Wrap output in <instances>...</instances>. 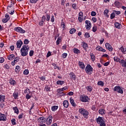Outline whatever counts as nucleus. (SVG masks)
<instances>
[{"label": "nucleus", "mask_w": 126, "mask_h": 126, "mask_svg": "<svg viewBox=\"0 0 126 126\" xmlns=\"http://www.w3.org/2000/svg\"><path fill=\"white\" fill-rule=\"evenodd\" d=\"M14 30L18 33H25V30H24L22 28L19 27L15 28Z\"/></svg>", "instance_id": "8"}, {"label": "nucleus", "mask_w": 126, "mask_h": 126, "mask_svg": "<svg viewBox=\"0 0 126 126\" xmlns=\"http://www.w3.org/2000/svg\"><path fill=\"white\" fill-rule=\"evenodd\" d=\"M10 19V17L7 14H6L5 16V18L3 19L2 21L3 23H6L8 20Z\"/></svg>", "instance_id": "10"}, {"label": "nucleus", "mask_w": 126, "mask_h": 126, "mask_svg": "<svg viewBox=\"0 0 126 126\" xmlns=\"http://www.w3.org/2000/svg\"><path fill=\"white\" fill-rule=\"evenodd\" d=\"M34 54V51L33 50H31L30 52V57H32L33 56V55Z\"/></svg>", "instance_id": "54"}, {"label": "nucleus", "mask_w": 126, "mask_h": 126, "mask_svg": "<svg viewBox=\"0 0 126 126\" xmlns=\"http://www.w3.org/2000/svg\"><path fill=\"white\" fill-rule=\"evenodd\" d=\"M13 111H14V113H15V114H17V115H18V114H19V110L18 109L17 107L16 106L15 107H13Z\"/></svg>", "instance_id": "26"}, {"label": "nucleus", "mask_w": 126, "mask_h": 126, "mask_svg": "<svg viewBox=\"0 0 126 126\" xmlns=\"http://www.w3.org/2000/svg\"><path fill=\"white\" fill-rule=\"evenodd\" d=\"M0 121L2 122L6 121V116L4 114L0 113Z\"/></svg>", "instance_id": "13"}, {"label": "nucleus", "mask_w": 126, "mask_h": 126, "mask_svg": "<svg viewBox=\"0 0 126 126\" xmlns=\"http://www.w3.org/2000/svg\"><path fill=\"white\" fill-rule=\"evenodd\" d=\"M63 106L64 108H68V101L67 100H64L63 102Z\"/></svg>", "instance_id": "22"}, {"label": "nucleus", "mask_w": 126, "mask_h": 126, "mask_svg": "<svg viewBox=\"0 0 126 126\" xmlns=\"http://www.w3.org/2000/svg\"><path fill=\"white\" fill-rule=\"evenodd\" d=\"M61 42H62V38H61V37H59L56 41V44L60 45V43H61Z\"/></svg>", "instance_id": "36"}, {"label": "nucleus", "mask_w": 126, "mask_h": 126, "mask_svg": "<svg viewBox=\"0 0 126 126\" xmlns=\"http://www.w3.org/2000/svg\"><path fill=\"white\" fill-rule=\"evenodd\" d=\"M114 25L116 28H117L118 29H120V28H121V24L118 22L115 23Z\"/></svg>", "instance_id": "32"}, {"label": "nucleus", "mask_w": 126, "mask_h": 126, "mask_svg": "<svg viewBox=\"0 0 126 126\" xmlns=\"http://www.w3.org/2000/svg\"><path fill=\"white\" fill-rule=\"evenodd\" d=\"M78 64L81 69H84L85 68V64H84V63L82 62L79 61Z\"/></svg>", "instance_id": "11"}, {"label": "nucleus", "mask_w": 126, "mask_h": 126, "mask_svg": "<svg viewBox=\"0 0 126 126\" xmlns=\"http://www.w3.org/2000/svg\"><path fill=\"white\" fill-rule=\"evenodd\" d=\"M89 37H90V34H89V33H88V32H86L85 33V38H89Z\"/></svg>", "instance_id": "50"}, {"label": "nucleus", "mask_w": 126, "mask_h": 126, "mask_svg": "<svg viewBox=\"0 0 126 126\" xmlns=\"http://www.w3.org/2000/svg\"><path fill=\"white\" fill-rule=\"evenodd\" d=\"M15 72L18 73L19 71H20V66L17 65L16 66L15 70Z\"/></svg>", "instance_id": "38"}, {"label": "nucleus", "mask_w": 126, "mask_h": 126, "mask_svg": "<svg viewBox=\"0 0 126 126\" xmlns=\"http://www.w3.org/2000/svg\"><path fill=\"white\" fill-rule=\"evenodd\" d=\"M5 100V95H2L0 94V103H3Z\"/></svg>", "instance_id": "20"}, {"label": "nucleus", "mask_w": 126, "mask_h": 126, "mask_svg": "<svg viewBox=\"0 0 126 126\" xmlns=\"http://www.w3.org/2000/svg\"><path fill=\"white\" fill-rule=\"evenodd\" d=\"M58 109H59L58 106H53L51 107V110L53 112H56Z\"/></svg>", "instance_id": "29"}, {"label": "nucleus", "mask_w": 126, "mask_h": 126, "mask_svg": "<svg viewBox=\"0 0 126 126\" xmlns=\"http://www.w3.org/2000/svg\"><path fill=\"white\" fill-rule=\"evenodd\" d=\"M96 15V12L94 11H92L91 12V16H95Z\"/></svg>", "instance_id": "64"}, {"label": "nucleus", "mask_w": 126, "mask_h": 126, "mask_svg": "<svg viewBox=\"0 0 126 126\" xmlns=\"http://www.w3.org/2000/svg\"><path fill=\"white\" fill-rule=\"evenodd\" d=\"M26 98L28 100L31 98V95H29V94H27L26 95Z\"/></svg>", "instance_id": "59"}, {"label": "nucleus", "mask_w": 126, "mask_h": 126, "mask_svg": "<svg viewBox=\"0 0 126 126\" xmlns=\"http://www.w3.org/2000/svg\"><path fill=\"white\" fill-rule=\"evenodd\" d=\"M69 100L72 106H73V107H75L76 106V104L74 102V100H73L72 98H70Z\"/></svg>", "instance_id": "24"}, {"label": "nucleus", "mask_w": 126, "mask_h": 126, "mask_svg": "<svg viewBox=\"0 0 126 126\" xmlns=\"http://www.w3.org/2000/svg\"><path fill=\"white\" fill-rule=\"evenodd\" d=\"M116 16V15L114 13H112L110 15V18L111 19H114L115 18V17Z\"/></svg>", "instance_id": "55"}, {"label": "nucleus", "mask_w": 126, "mask_h": 126, "mask_svg": "<svg viewBox=\"0 0 126 126\" xmlns=\"http://www.w3.org/2000/svg\"><path fill=\"white\" fill-rule=\"evenodd\" d=\"M15 119H13L11 120V122L12 123V125H13V126H15V125H16V123L15 122Z\"/></svg>", "instance_id": "46"}, {"label": "nucleus", "mask_w": 126, "mask_h": 126, "mask_svg": "<svg viewBox=\"0 0 126 126\" xmlns=\"http://www.w3.org/2000/svg\"><path fill=\"white\" fill-rule=\"evenodd\" d=\"M108 12H109V10L107 9H105L103 12L104 15H105V16H106L107 17H109V15H108Z\"/></svg>", "instance_id": "35"}, {"label": "nucleus", "mask_w": 126, "mask_h": 126, "mask_svg": "<svg viewBox=\"0 0 126 126\" xmlns=\"http://www.w3.org/2000/svg\"><path fill=\"white\" fill-rule=\"evenodd\" d=\"M113 91L114 92H118V93H120V94H124V91L123 90V88L120 87L119 86H117L115 87L113 89Z\"/></svg>", "instance_id": "5"}, {"label": "nucleus", "mask_w": 126, "mask_h": 126, "mask_svg": "<svg viewBox=\"0 0 126 126\" xmlns=\"http://www.w3.org/2000/svg\"><path fill=\"white\" fill-rule=\"evenodd\" d=\"M13 97H14L15 100H16V99H17V98H18V93L14 92L13 94Z\"/></svg>", "instance_id": "30"}, {"label": "nucleus", "mask_w": 126, "mask_h": 126, "mask_svg": "<svg viewBox=\"0 0 126 126\" xmlns=\"http://www.w3.org/2000/svg\"><path fill=\"white\" fill-rule=\"evenodd\" d=\"M86 89L89 92H92V90H93V88L91 86H89L86 87Z\"/></svg>", "instance_id": "31"}, {"label": "nucleus", "mask_w": 126, "mask_h": 126, "mask_svg": "<svg viewBox=\"0 0 126 126\" xmlns=\"http://www.w3.org/2000/svg\"><path fill=\"white\" fill-rule=\"evenodd\" d=\"M39 79L42 81H44V80H46V77L45 76H42L39 77Z\"/></svg>", "instance_id": "57"}, {"label": "nucleus", "mask_w": 126, "mask_h": 126, "mask_svg": "<svg viewBox=\"0 0 126 126\" xmlns=\"http://www.w3.org/2000/svg\"><path fill=\"white\" fill-rule=\"evenodd\" d=\"M23 44V42H22V41L21 40H19L16 43L17 48L18 49H20Z\"/></svg>", "instance_id": "16"}, {"label": "nucleus", "mask_w": 126, "mask_h": 126, "mask_svg": "<svg viewBox=\"0 0 126 126\" xmlns=\"http://www.w3.org/2000/svg\"><path fill=\"white\" fill-rule=\"evenodd\" d=\"M73 52L74 54H80V50H78L77 48H74Z\"/></svg>", "instance_id": "33"}, {"label": "nucleus", "mask_w": 126, "mask_h": 126, "mask_svg": "<svg viewBox=\"0 0 126 126\" xmlns=\"http://www.w3.org/2000/svg\"><path fill=\"white\" fill-rule=\"evenodd\" d=\"M60 96H65L66 95L65 93L60 92V93H58Z\"/></svg>", "instance_id": "53"}, {"label": "nucleus", "mask_w": 126, "mask_h": 126, "mask_svg": "<svg viewBox=\"0 0 126 126\" xmlns=\"http://www.w3.org/2000/svg\"><path fill=\"white\" fill-rule=\"evenodd\" d=\"M114 62H116V63H119L120 62H121V59H120V58L116 56L115 57H114L113 58Z\"/></svg>", "instance_id": "27"}, {"label": "nucleus", "mask_w": 126, "mask_h": 126, "mask_svg": "<svg viewBox=\"0 0 126 126\" xmlns=\"http://www.w3.org/2000/svg\"><path fill=\"white\" fill-rule=\"evenodd\" d=\"M90 57L92 62H95V60H96V57H95V55H94L93 53L90 54Z\"/></svg>", "instance_id": "23"}, {"label": "nucleus", "mask_w": 126, "mask_h": 126, "mask_svg": "<svg viewBox=\"0 0 126 126\" xmlns=\"http://www.w3.org/2000/svg\"><path fill=\"white\" fill-rule=\"evenodd\" d=\"M24 93H27V94H30L31 93V92H30V89H27L25 90Z\"/></svg>", "instance_id": "44"}, {"label": "nucleus", "mask_w": 126, "mask_h": 126, "mask_svg": "<svg viewBox=\"0 0 126 126\" xmlns=\"http://www.w3.org/2000/svg\"><path fill=\"white\" fill-rule=\"evenodd\" d=\"M14 61L16 63L19 62V58L18 57L15 58Z\"/></svg>", "instance_id": "58"}, {"label": "nucleus", "mask_w": 126, "mask_h": 126, "mask_svg": "<svg viewBox=\"0 0 126 126\" xmlns=\"http://www.w3.org/2000/svg\"><path fill=\"white\" fill-rule=\"evenodd\" d=\"M30 1L31 3H36L38 0H30Z\"/></svg>", "instance_id": "56"}, {"label": "nucleus", "mask_w": 126, "mask_h": 126, "mask_svg": "<svg viewBox=\"0 0 126 126\" xmlns=\"http://www.w3.org/2000/svg\"><path fill=\"white\" fill-rule=\"evenodd\" d=\"M96 123H97L100 126H106L103 117H98V118L96 119Z\"/></svg>", "instance_id": "4"}, {"label": "nucleus", "mask_w": 126, "mask_h": 126, "mask_svg": "<svg viewBox=\"0 0 126 126\" xmlns=\"http://www.w3.org/2000/svg\"><path fill=\"white\" fill-rule=\"evenodd\" d=\"M9 83L11 84V85H14L16 82L14 80H10Z\"/></svg>", "instance_id": "43"}, {"label": "nucleus", "mask_w": 126, "mask_h": 126, "mask_svg": "<svg viewBox=\"0 0 126 126\" xmlns=\"http://www.w3.org/2000/svg\"><path fill=\"white\" fill-rule=\"evenodd\" d=\"M4 62V59L3 58H0V63H3Z\"/></svg>", "instance_id": "62"}, {"label": "nucleus", "mask_w": 126, "mask_h": 126, "mask_svg": "<svg viewBox=\"0 0 126 126\" xmlns=\"http://www.w3.org/2000/svg\"><path fill=\"white\" fill-rule=\"evenodd\" d=\"M93 32H96L97 31V26H94L93 28Z\"/></svg>", "instance_id": "61"}, {"label": "nucleus", "mask_w": 126, "mask_h": 126, "mask_svg": "<svg viewBox=\"0 0 126 126\" xmlns=\"http://www.w3.org/2000/svg\"><path fill=\"white\" fill-rule=\"evenodd\" d=\"M62 57L63 59H65L67 57V54L66 53H63Z\"/></svg>", "instance_id": "49"}, {"label": "nucleus", "mask_w": 126, "mask_h": 126, "mask_svg": "<svg viewBox=\"0 0 126 126\" xmlns=\"http://www.w3.org/2000/svg\"><path fill=\"white\" fill-rule=\"evenodd\" d=\"M119 49L121 50L123 54H126V48L124 47V46H122Z\"/></svg>", "instance_id": "25"}, {"label": "nucleus", "mask_w": 126, "mask_h": 126, "mask_svg": "<svg viewBox=\"0 0 126 126\" xmlns=\"http://www.w3.org/2000/svg\"><path fill=\"white\" fill-rule=\"evenodd\" d=\"M50 19H51V17L50 16V15L47 14L46 15V21H50Z\"/></svg>", "instance_id": "52"}, {"label": "nucleus", "mask_w": 126, "mask_h": 126, "mask_svg": "<svg viewBox=\"0 0 126 126\" xmlns=\"http://www.w3.org/2000/svg\"><path fill=\"white\" fill-rule=\"evenodd\" d=\"M86 23L87 24V26H89L90 28H91L92 27V26L91 25V23L90 22V21L86 20Z\"/></svg>", "instance_id": "37"}, {"label": "nucleus", "mask_w": 126, "mask_h": 126, "mask_svg": "<svg viewBox=\"0 0 126 126\" xmlns=\"http://www.w3.org/2000/svg\"><path fill=\"white\" fill-rule=\"evenodd\" d=\"M7 59L9 60V61H13L15 59V55L14 54H10L7 56Z\"/></svg>", "instance_id": "17"}, {"label": "nucleus", "mask_w": 126, "mask_h": 126, "mask_svg": "<svg viewBox=\"0 0 126 126\" xmlns=\"http://www.w3.org/2000/svg\"><path fill=\"white\" fill-rule=\"evenodd\" d=\"M57 84L58 85H63V84H64V81H58L57 82H56Z\"/></svg>", "instance_id": "34"}, {"label": "nucleus", "mask_w": 126, "mask_h": 126, "mask_svg": "<svg viewBox=\"0 0 126 126\" xmlns=\"http://www.w3.org/2000/svg\"><path fill=\"white\" fill-rule=\"evenodd\" d=\"M67 89V87L65 86L62 89H59V92L58 93H61V92H62V91H64V90H66Z\"/></svg>", "instance_id": "28"}, {"label": "nucleus", "mask_w": 126, "mask_h": 126, "mask_svg": "<svg viewBox=\"0 0 126 126\" xmlns=\"http://www.w3.org/2000/svg\"><path fill=\"white\" fill-rule=\"evenodd\" d=\"M105 47L106 49H108L109 52H113V47H112V45H111V44L108 43H105Z\"/></svg>", "instance_id": "12"}, {"label": "nucleus", "mask_w": 126, "mask_h": 126, "mask_svg": "<svg viewBox=\"0 0 126 126\" xmlns=\"http://www.w3.org/2000/svg\"><path fill=\"white\" fill-rule=\"evenodd\" d=\"M98 113L99 115H101V116H104V115L106 114V111H105V109L101 108L98 110Z\"/></svg>", "instance_id": "18"}, {"label": "nucleus", "mask_w": 126, "mask_h": 126, "mask_svg": "<svg viewBox=\"0 0 126 126\" xmlns=\"http://www.w3.org/2000/svg\"><path fill=\"white\" fill-rule=\"evenodd\" d=\"M53 122V116L50 115L48 116L47 119H46V125L47 126H50V125L52 124V122Z\"/></svg>", "instance_id": "6"}, {"label": "nucleus", "mask_w": 126, "mask_h": 126, "mask_svg": "<svg viewBox=\"0 0 126 126\" xmlns=\"http://www.w3.org/2000/svg\"><path fill=\"white\" fill-rule=\"evenodd\" d=\"M24 44H25V45H28V44H29V40L27 39H25L24 41Z\"/></svg>", "instance_id": "48"}, {"label": "nucleus", "mask_w": 126, "mask_h": 126, "mask_svg": "<svg viewBox=\"0 0 126 126\" xmlns=\"http://www.w3.org/2000/svg\"><path fill=\"white\" fill-rule=\"evenodd\" d=\"M85 71L87 74L89 75H91L92 74V72H93V67L91 66L90 64H88L85 68Z\"/></svg>", "instance_id": "3"}, {"label": "nucleus", "mask_w": 126, "mask_h": 126, "mask_svg": "<svg viewBox=\"0 0 126 126\" xmlns=\"http://www.w3.org/2000/svg\"><path fill=\"white\" fill-rule=\"evenodd\" d=\"M30 48L28 45H25L22 46V48L21 49V54L22 57H26L28 55V52Z\"/></svg>", "instance_id": "1"}, {"label": "nucleus", "mask_w": 126, "mask_h": 126, "mask_svg": "<svg viewBox=\"0 0 126 126\" xmlns=\"http://www.w3.org/2000/svg\"><path fill=\"white\" fill-rule=\"evenodd\" d=\"M80 99L82 102H88V100H89V97L86 95H81Z\"/></svg>", "instance_id": "7"}, {"label": "nucleus", "mask_w": 126, "mask_h": 126, "mask_svg": "<svg viewBox=\"0 0 126 126\" xmlns=\"http://www.w3.org/2000/svg\"><path fill=\"white\" fill-rule=\"evenodd\" d=\"M92 21H93L94 23H95V22H97V18L93 17L92 18Z\"/></svg>", "instance_id": "63"}, {"label": "nucleus", "mask_w": 126, "mask_h": 126, "mask_svg": "<svg viewBox=\"0 0 126 126\" xmlns=\"http://www.w3.org/2000/svg\"><path fill=\"white\" fill-rule=\"evenodd\" d=\"M96 50L97 51H99V52H103V53L106 52V49L103 48L102 47L100 46H97L96 47Z\"/></svg>", "instance_id": "15"}, {"label": "nucleus", "mask_w": 126, "mask_h": 126, "mask_svg": "<svg viewBox=\"0 0 126 126\" xmlns=\"http://www.w3.org/2000/svg\"><path fill=\"white\" fill-rule=\"evenodd\" d=\"M52 55V52L49 51L48 53H47V54L46 55V57L47 58H49V57H51V56Z\"/></svg>", "instance_id": "60"}, {"label": "nucleus", "mask_w": 126, "mask_h": 126, "mask_svg": "<svg viewBox=\"0 0 126 126\" xmlns=\"http://www.w3.org/2000/svg\"><path fill=\"white\" fill-rule=\"evenodd\" d=\"M97 85H99L100 86H104V82L101 81H99L97 82Z\"/></svg>", "instance_id": "42"}, {"label": "nucleus", "mask_w": 126, "mask_h": 126, "mask_svg": "<svg viewBox=\"0 0 126 126\" xmlns=\"http://www.w3.org/2000/svg\"><path fill=\"white\" fill-rule=\"evenodd\" d=\"M120 63L122 64V66L123 67H126V61L124 60H121V62H120Z\"/></svg>", "instance_id": "19"}, {"label": "nucleus", "mask_w": 126, "mask_h": 126, "mask_svg": "<svg viewBox=\"0 0 126 126\" xmlns=\"http://www.w3.org/2000/svg\"><path fill=\"white\" fill-rule=\"evenodd\" d=\"M79 113L82 115L85 119H88L89 118V112L85 109L84 108H80L79 109Z\"/></svg>", "instance_id": "2"}, {"label": "nucleus", "mask_w": 126, "mask_h": 126, "mask_svg": "<svg viewBox=\"0 0 126 126\" xmlns=\"http://www.w3.org/2000/svg\"><path fill=\"white\" fill-rule=\"evenodd\" d=\"M78 20H79V22H82V21H83V16H79Z\"/></svg>", "instance_id": "47"}, {"label": "nucleus", "mask_w": 126, "mask_h": 126, "mask_svg": "<svg viewBox=\"0 0 126 126\" xmlns=\"http://www.w3.org/2000/svg\"><path fill=\"white\" fill-rule=\"evenodd\" d=\"M114 13V14H115V15H120V14L121 13V11H115Z\"/></svg>", "instance_id": "51"}, {"label": "nucleus", "mask_w": 126, "mask_h": 126, "mask_svg": "<svg viewBox=\"0 0 126 126\" xmlns=\"http://www.w3.org/2000/svg\"><path fill=\"white\" fill-rule=\"evenodd\" d=\"M23 74H25V75H28V74H29V70L26 69L24 71Z\"/></svg>", "instance_id": "40"}, {"label": "nucleus", "mask_w": 126, "mask_h": 126, "mask_svg": "<svg viewBox=\"0 0 126 126\" xmlns=\"http://www.w3.org/2000/svg\"><path fill=\"white\" fill-rule=\"evenodd\" d=\"M82 47H83L84 50H87V48H88V44L85 42H83L82 43Z\"/></svg>", "instance_id": "21"}, {"label": "nucleus", "mask_w": 126, "mask_h": 126, "mask_svg": "<svg viewBox=\"0 0 126 126\" xmlns=\"http://www.w3.org/2000/svg\"><path fill=\"white\" fill-rule=\"evenodd\" d=\"M61 27L63 29V30L65 29V23H64V22H62L61 23Z\"/></svg>", "instance_id": "39"}, {"label": "nucleus", "mask_w": 126, "mask_h": 126, "mask_svg": "<svg viewBox=\"0 0 126 126\" xmlns=\"http://www.w3.org/2000/svg\"><path fill=\"white\" fill-rule=\"evenodd\" d=\"M75 31H76V30H75V29H71L70 31V33L74 34V33H75Z\"/></svg>", "instance_id": "45"}, {"label": "nucleus", "mask_w": 126, "mask_h": 126, "mask_svg": "<svg viewBox=\"0 0 126 126\" xmlns=\"http://www.w3.org/2000/svg\"><path fill=\"white\" fill-rule=\"evenodd\" d=\"M120 2L118 1H115L114 3V5L116 6V7H120Z\"/></svg>", "instance_id": "41"}, {"label": "nucleus", "mask_w": 126, "mask_h": 126, "mask_svg": "<svg viewBox=\"0 0 126 126\" xmlns=\"http://www.w3.org/2000/svg\"><path fill=\"white\" fill-rule=\"evenodd\" d=\"M69 76L71 80H76V75L73 72H71L69 73Z\"/></svg>", "instance_id": "9"}, {"label": "nucleus", "mask_w": 126, "mask_h": 126, "mask_svg": "<svg viewBox=\"0 0 126 126\" xmlns=\"http://www.w3.org/2000/svg\"><path fill=\"white\" fill-rule=\"evenodd\" d=\"M37 121L40 124H44V123H46V120H45V117H44L39 118L37 119Z\"/></svg>", "instance_id": "14"}]
</instances>
